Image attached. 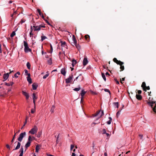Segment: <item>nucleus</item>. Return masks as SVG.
I'll use <instances>...</instances> for the list:
<instances>
[{
    "label": "nucleus",
    "instance_id": "f257e3e1",
    "mask_svg": "<svg viewBox=\"0 0 156 156\" xmlns=\"http://www.w3.org/2000/svg\"><path fill=\"white\" fill-rule=\"evenodd\" d=\"M147 103L152 108L153 111L154 112H156V104L155 103V102L152 101V99L151 100H150V98H149Z\"/></svg>",
    "mask_w": 156,
    "mask_h": 156
},
{
    "label": "nucleus",
    "instance_id": "f03ea898",
    "mask_svg": "<svg viewBox=\"0 0 156 156\" xmlns=\"http://www.w3.org/2000/svg\"><path fill=\"white\" fill-rule=\"evenodd\" d=\"M24 51L25 52L27 53L28 52H31V49L29 48L28 46L27 43L24 41Z\"/></svg>",
    "mask_w": 156,
    "mask_h": 156
},
{
    "label": "nucleus",
    "instance_id": "7ed1b4c3",
    "mask_svg": "<svg viewBox=\"0 0 156 156\" xmlns=\"http://www.w3.org/2000/svg\"><path fill=\"white\" fill-rule=\"evenodd\" d=\"M37 131V128L36 126H35L34 128L32 129L31 130L29 131V133L32 134H34L35 133H36Z\"/></svg>",
    "mask_w": 156,
    "mask_h": 156
},
{
    "label": "nucleus",
    "instance_id": "20e7f679",
    "mask_svg": "<svg viewBox=\"0 0 156 156\" xmlns=\"http://www.w3.org/2000/svg\"><path fill=\"white\" fill-rule=\"evenodd\" d=\"M73 75L70 76L68 78L66 79V83H70L73 80Z\"/></svg>",
    "mask_w": 156,
    "mask_h": 156
},
{
    "label": "nucleus",
    "instance_id": "39448f33",
    "mask_svg": "<svg viewBox=\"0 0 156 156\" xmlns=\"http://www.w3.org/2000/svg\"><path fill=\"white\" fill-rule=\"evenodd\" d=\"M27 81L29 83L31 84L32 83V79L30 77V73H27Z\"/></svg>",
    "mask_w": 156,
    "mask_h": 156
},
{
    "label": "nucleus",
    "instance_id": "423d86ee",
    "mask_svg": "<svg viewBox=\"0 0 156 156\" xmlns=\"http://www.w3.org/2000/svg\"><path fill=\"white\" fill-rule=\"evenodd\" d=\"M60 43L61 44V45L62 47H64L65 48H67V46L66 44V42L65 41H61L60 42Z\"/></svg>",
    "mask_w": 156,
    "mask_h": 156
},
{
    "label": "nucleus",
    "instance_id": "0eeeda50",
    "mask_svg": "<svg viewBox=\"0 0 156 156\" xmlns=\"http://www.w3.org/2000/svg\"><path fill=\"white\" fill-rule=\"evenodd\" d=\"M122 63H120L119 64H118L120 66V71H122L124 69V66L123 65L124 64V63L123 62H122Z\"/></svg>",
    "mask_w": 156,
    "mask_h": 156
},
{
    "label": "nucleus",
    "instance_id": "6e6552de",
    "mask_svg": "<svg viewBox=\"0 0 156 156\" xmlns=\"http://www.w3.org/2000/svg\"><path fill=\"white\" fill-rule=\"evenodd\" d=\"M88 62V60L87 57H84L83 61V63L84 66H86Z\"/></svg>",
    "mask_w": 156,
    "mask_h": 156
},
{
    "label": "nucleus",
    "instance_id": "1a4fd4ad",
    "mask_svg": "<svg viewBox=\"0 0 156 156\" xmlns=\"http://www.w3.org/2000/svg\"><path fill=\"white\" fill-rule=\"evenodd\" d=\"M33 27L34 28V31H39L40 30V27H39L38 26H36V25L35 24H33Z\"/></svg>",
    "mask_w": 156,
    "mask_h": 156
},
{
    "label": "nucleus",
    "instance_id": "9d476101",
    "mask_svg": "<svg viewBox=\"0 0 156 156\" xmlns=\"http://www.w3.org/2000/svg\"><path fill=\"white\" fill-rule=\"evenodd\" d=\"M113 61L115 63H116L118 65L119 64V63H122V62L121 61H119L116 58H114L113 59Z\"/></svg>",
    "mask_w": 156,
    "mask_h": 156
},
{
    "label": "nucleus",
    "instance_id": "9b49d317",
    "mask_svg": "<svg viewBox=\"0 0 156 156\" xmlns=\"http://www.w3.org/2000/svg\"><path fill=\"white\" fill-rule=\"evenodd\" d=\"M9 76V74L8 73L4 74L3 76V78L4 79L3 81L6 80L8 79Z\"/></svg>",
    "mask_w": 156,
    "mask_h": 156
},
{
    "label": "nucleus",
    "instance_id": "f8f14e48",
    "mask_svg": "<svg viewBox=\"0 0 156 156\" xmlns=\"http://www.w3.org/2000/svg\"><path fill=\"white\" fill-rule=\"evenodd\" d=\"M72 43H73L74 45L75 44H76L77 42L75 37L74 35H73L72 37Z\"/></svg>",
    "mask_w": 156,
    "mask_h": 156
},
{
    "label": "nucleus",
    "instance_id": "ddd939ff",
    "mask_svg": "<svg viewBox=\"0 0 156 156\" xmlns=\"http://www.w3.org/2000/svg\"><path fill=\"white\" fill-rule=\"evenodd\" d=\"M61 73L64 76H65L66 72L65 68H63L61 69Z\"/></svg>",
    "mask_w": 156,
    "mask_h": 156
},
{
    "label": "nucleus",
    "instance_id": "4468645a",
    "mask_svg": "<svg viewBox=\"0 0 156 156\" xmlns=\"http://www.w3.org/2000/svg\"><path fill=\"white\" fill-rule=\"evenodd\" d=\"M142 92V91L141 90H138V93L139 95L136 94V98H142V97L141 95H140V94H141Z\"/></svg>",
    "mask_w": 156,
    "mask_h": 156
},
{
    "label": "nucleus",
    "instance_id": "2eb2a0df",
    "mask_svg": "<svg viewBox=\"0 0 156 156\" xmlns=\"http://www.w3.org/2000/svg\"><path fill=\"white\" fill-rule=\"evenodd\" d=\"M26 134V132L21 133L20 134V141L22 140L23 137L25 136Z\"/></svg>",
    "mask_w": 156,
    "mask_h": 156
},
{
    "label": "nucleus",
    "instance_id": "dca6fc26",
    "mask_svg": "<svg viewBox=\"0 0 156 156\" xmlns=\"http://www.w3.org/2000/svg\"><path fill=\"white\" fill-rule=\"evenodd\" d=\"M146 86V85L145 83V82H143L142 83L141 87L144 91H145V88Z\"/></svg>",
    "mask_w": 156,
    "mask_h": 156
},
{
    "label": "nucleus",
    "instance_id": "f3484780",
    "mask_svg": "<svg viewBox=\"0 0 156 156\" xmlns=\"http://www.w3.org/2000/svg\"><path fill=\"white\" fill-rule=\"evenodd\" d=\"M86 93V92L84 90H82L80 93V94L81 96V98H83L84 95Z\"/></svg>",
    "mask_w": 156,
    "mask_h": 156
},
{
    "label": "nucleus",
    "instance_id": "a211bd4d",
    "mask_svg": "<svg viewBox=\"0 0 156 156\" xmlns=\"http://www.w3.org/2000/svg\"><path fill=\"white\" fill-rule=\"evenodd\" d=\"M77 62L76 60L75 59H73L72 61V66L73 67H74L76 63Z\"/></svg>",
    "mask_w": 156,
    "mask_h": 156
},
{
    "label": "nucleus",
    "instance_id": "6ab92c4d",
    "mask_svg": "<svg viewBox=\"0 0 156 156\" xmlns=\"http://www.w3.org/2000/svg\"><path fill=\"white\" fill-rule=\"evenodd\" d=\"M42 35L41 36V41H43L45 39H47V37L46 36H44V34H42Z\"/></svg>",
    "mask_w": 156,
    "mask_h": 156
},
{
    "label": "nucleus",
    "instance_id": "aec40b11",
    "mask_svg": "<svg viewBox=\"0 0 156 156\" xmlns=\"http://www.w3.org/2000/svg\"><path fill=\"white\" fill-rule=\"evenodd\" d=\"M23 94L25 96L26 98H29V95L28 94L25 92H24L23 91H22Z\"/></svg>",
    "mask_w": 156,
    "mask_h": 156
},
{
    "label": "nucleus",
    "instance_id": "412c9836",
    "mask_svg": "<svg viewBox=\"0 0 156 156\" xmlns=\"http://www.w3.org/2000/svg\"><path fill=\"white\" fill-rule=\"evenodd\" d=\"M31 142L30 141H28L27 144H26L25 147L27 148L29 147L30 145Z\"/></svg>",
    "mask_w": 156,
    "mask_h": 156
},
{
    "label": "nucleus",
    "instance_id": "4be33fe9",
    "mask_svg": "<svg viewBox=\"0 0 156 156\" xmlns=\"http://www.w3.org/2000/svg\"><path fill=\"white\" fill-rule=\"evenodd\" d=\"M85 37L86 40L88 41H89L90 36L88 35H86L85 36Z\"/></svg>",
    "mask_w": 156,
    "mask_h": 156
},
{
    "label": "nucleus",
    "instance_id": "5701e85b",
    "mask_svg": "<svg viewBox=\"0 0 156 156\" xmlns=\"http://www.w3.org/2000/svg\"><path fill=\"white\" fill-rule=\"evenodd\" d=\"M55 108V106L54 105H52L51 108L50 112L51 113H53L54 112V110Z\"/></svg>",
    "mask_w": 156,
    "mask_h": 156
},
{
    "label": "nucleus",
    "instance_id": "b1692460",
    "mask_svg": "<svg viewBox=\"0 0 156 156\" xmlns=\"http://www.w3.org/2000/svg\"><path fill=\"white\" fill-rule=\"evenodd\" d=\"M32 87L33 90H36L37 89V86L36 84L34 83L32 84Z\"/></svg>",
    "mask_w": 156,
    "mask_h": 156
},
{
    "label": "nucleus",
    "instance_id": "393cba45",
    "mask_svg": "<svg viewBox=\"0 0 156 156\" xmlns=\"http://www.w3.org/2000/svg\"><path fill=\"white\" fill-rule=\"evenodd\" d=\"M20 148V142H18L17 144V145L15 149L13 150H16Z\"/></svg>",
    "mask_w": 156,
    "mask_h": 156
},
{
    "label": "nucleus",
    "instance_id": "a878e982",
    "mask_svg": "<svg viewBox=\"0 0 156 156\" xmlns=\"http://www.w3.org/2000/svg\"><path fill=\"white\" fill-rule=\"evenodd\" d=\"M74 45L78 50L80 49V46L78 44H77L76 43V44H75Z\"/></svg>",
    "mask_w": 156,
    "mask_h": 156
},
{
    "label": "nucleus",
    "instance_id": "bb28decb",
    "mask_svg": "<svg viewBox=\"0 0 156 156\" xmlns=\"http://www.w3.org/2000/svg\"><path fill=\"white\" fill-rule=\"evenodd\" d=\"M101 75H102V78H103V79L105 81L106 80V78L105 74L103 73H102Z\"/></svg>",
    "mask_w": 156,
    "mask_h": 156
},
{
    "label": "nucleus",
    "instance_id": "cd10ccee",
    "mask_svg": "<svg viewBox=\"0 0 156 156\" xmlns=\"http://www.w3.org/2000/svg\"><path fill=\"white\" fill-rule=\"evenodd\" d=\"M27 66L28 69H30V63L28 62L27 64Z\"/></svg>",
    "mask_w": 156,
    "mask_h": 156
},
{
    "label": "nucleus",
    "instance_id": "c85d7f7f",
    "mask_svg": "<svg viewBox=\"0 0 156 156\" xmlns=\"http://www.w3.org/2000/svg\"><path fill=\"white\" fill-rule=\"evenodd\" d=\"M40 149V148L38 145H37L36 147V152H38L39 151V150Z\"/></svg>",
    "mask_w": 156,
    "mask_h": 156
},
{
    "label": "nucleus",
    "instance_id": "c756f323",
    "mask_svg": "<svg viewBox=\"0 0 156 156\" xmlns=\"http://www.w3.org/2000/svg\"><path fill=\"white\" fill-rule=\"evenodd\" d=\"M108 118L109 119V121L107 122V123L109 125L111 123V122L112 120V119L111 117H109Z\"/></svg>",
    "mask_w": 156,
    "mask_h": 156
},
{
    "label": "nucleus",
    "instance_id": "7c9ffc66",
    "mask_svg": "<svg viewBox=\"0 0 156 156\" xmlns=\"http://www.w3.org/2000/svg\"><path fill=\"white\" fill-rule=\"evenodd\" d=\"M90 93L93 95H96L98 94L97 93L91 90L90 91Z\"/></svg>",
    "mask_w": 156,
    "mask_h": 156
},
{
    "label": "nucleus",
    "instance_id": "2f4dec72",
    "mask_svg": "<svg viewBox=\"0 0 156 156\" xmlns=\"http://www.w3.org/2000/svg\"><path fill=\"white\" fill-rule=\"evenodd\" d=\"M113 104L115 106H116L117 108H118L119 107V102H114L113 103Z\"/></svg>",
    "mask_w": 156,
    "mask_h": 156
},
{
    "label": "nucleus",
    "instance_id": "473e14b6",
    "mask_svg": "<svg viewBox=\"0 0 156 156\" xmlns=\"http://www.w3.org/2000/svg\"><path fill=\"white\" fill-rule=\"evenodd\" d=\"M80 99V100H79V101H80V103L81 104H82L83 103V98H78V99H76V101H77L78 100V99Z\"/></svg>",
    "mask_w": 156,
    "mask_h": 156
},
{
    "label": "nucleus",
    "instance_id": "72a5a7b5",
    "mask_svg": "<svg viewBox=\"0 0 156 156\" xmlns=\"http://www.w3.org/2000/svg\"><path fill=\"white\" fill-rule=\"evenodd\" d=\"M16 34L15 32V31H13L12 32L11 34L10 35V37H12L14 36Z\"/></svg>",
    "mask_w": 156,
    "mask_h": 156
},
{
    "label": "nucleus",
    "instance_id": "f704fd0d",
    "mask_svg": "<svg viewBox=\"0 0 156 156\" xmlns=\"http://www.w3.org/2000/svg\"><path fill=\"white\" fill-rule=\"evenodd\" d=\"M122 110V109H121L120 110H119L118 112H117V113H116V116L118 117L119 115H120V112H121V110Z\"/></svg>",
    "mask_w": 156,
    "mask_h": 156
},
{
    "label": "nucleus",
    "instance_id": "c9c22d12",
    "mask_svg": "<svg viewBox=\"0 0 156 156\" xmlns=\"http://www.w3.org/2000/svg\"><path fill=\"white\" fill-rule=\"evenodd\" d=\"M48 63L49 65H51L52 63L51 59V58H50L49 60H48Z\"/></svg>",
    "mask_w": 156,
    "mask_h": 156
},
{
    "label": "nucleus",
    "instance_id": "e433bc0d",
    "mask_svg": "<svg viewBox=\"0 0 156 156\" xmlns=\"http://www.w3.org/2000/svg\"><path fill=\"white\" fill-rule=\"evenodd\" d=\"M80 89V87H79L78 88H74L73 90H74V91H79Z\"/></svg>",
    "mask_w": 156,
    "mask_h": 156
},
{
    "label": "nucleus",
    "instance_id": "4c0bfd02",
    "mask_svg": "<svg viewBox=\"0 0 156 156\" xmlns=\"http://www.w3.org/2000/svg\"><path fill=\"white\" fill-rule=\"evenodd\" d=\"M49 74L48 73V72L43 77V79H45L48 76H49Z\"/></svg>",
    "mask_w": 156,
    "mask_h": 156
},
{
    "label": "nucleus",
    "instance_id": "58836bf2",
    "mask_svg": "<svg viewBox=\"0 0 156 156\" xmlns=\"http://www.w3.org/2000/svg\"><path fill=\"white\" fill-rule=\"evenodd\" d=\"M17 74H18V75H20V72H18L16 73H15L14 75V76L16 77V78H17L18 77V76H17Z\"/></svg>",
    "mask_w": 156,
    "mask_h": 156
},
{
    "label": "nucleus",
    "instance_id": "ea45409f",
    "mask_svg": "<svg viewBox=\"0 0 156 156\" xmlns=\"http://www.w3.org/2000/svg\"><path fill=\"white\" fill-rule=\"evenodd\" d=\"M37 10L38 12L39 13V15L40 16H41L42 14L41 13V10L39 9H37Z\"/></svg>",
    "mask_w": 156,
    "mask_h": 156
},
{
    "label": "nucleus",
    "instance_id": "a19ab883",
    "mask_svg": "<svg viewBox=\"0 0 156 156\" xmlns=\"http://www.w3.org/2000/svg\"><path fill=\"white\" fill-rule=\"evenodd\" d=\"M21 149L22 150L21 153H20V156H23V150L22 147H21Z\"/></svg>",
    "mask_w": 156,
    "mask_h": 156
},
{
    "label": "nucleus",
    "instance_id": "79ce46f5",
    "mask_svg": "<svg viewBox=\"0 0 156 156\" xmlns=\"http://www.w3.org/2000/svg\"><path fill=\"white\" fill-rule=\"evenodd\" d=\"M50 47H51V50H50V51L49 52L50 53H51L52 52L53 48H52V46L51 45V44H50Z\"/></svg>",
    "mask_w": 156,
    "mask_h": 156
},
{
    "label": "nucleus",
    "instance_id": "37998d69",
    "mask_svg": "<svg viewBox=\"0 0 156 156\" xmlns=\"http://www.w3.org/2000/svg\"><path fill=\"white\" fill-rule=\"evenodd\" d=\"M19 130L16 133H15V134L14 135L13 137V138L11 141L12 143L13 142V140L15 138V136L16 135V134H17L18 133V132H19Z\"/></svg>",
    "mask_w": 156,
    "mask_h": 156
},
{
    "label": "nucleus",
    "instance_id": "c03bdc74",
    "mask_svg": "<svg viewBox=\"0 0 156 156\" xmlns=\"http://www.w3.org/2000/svg\"><path fill=\"white\" fill-rule=\"evenodd\" d=\"M26 20L23 19L21 20V21L20 22V23H22L25 22Z\"/></svg>",
    "mask_w": 156,
    "mask_h": 156
},
{
    "label": "nucleus",
    "instance_id": "a18cd8bd",
    "mask_svg": "<svg viewBox=\"0 0 156 156\" xmlns=\"http://www.w3.org/2000/svg\"><path fill=\"white\" fill-rule=\"evenodd\" d=\"M145 88V91H146L147 90H149L150 89V87L149 86L147 87L146 86Z\"/></svg>",
    "mask_w": 156,
    "mask_h": 156
},
{
    "label": "nucleus",
    "instance_id": "49530a36",
    "mask_svg": "<svg viewBox=\"0 0 156 156\" xmlns=\"http://www.w3.org/2000/svg\"><path fill=\"white\" fill-rule=\"evenodd\" d=\"M102 132V134H105V133H106V131L105 129H103Z\"/></svg>",
    "mask_w": 156,
    "mask_h": 156
},
{
    "label": "nucleus",
    "instance_id": "de8ad7c7",
    "mask_svg": "<svg viewBox=\"0 0 156 156\" xmlns=\"http://www.w3.org/2000/svg\"><path fill=\"white\" fill-rule=\"evenodd\" d=\"M104 90L105 91V92H109V94H110V92L108 89H104Z\"/></svg>",
    "mask_w": 156,
    "mask_h": 156
},
{
    "label": "nucleus",
    "instance_id": "09e8293b",
    "mask_svg": "<svg viewBox=\"0 0 156 156\" xmlns=\"http://www.w3.org/2000/svg\"><path fill=\"white\" fill-rule=\"evenodd\" d=\"M100 112V111H98L94 115V116H97Z\"/></svg>",
    "mask_w": 156,
    "mask_h": 156
},
{
    "label": "nucleus",
    "instance_id": "8fccbe9b",
    "mask_svg": "<svg viewBox=\"0 0 156 156\" xmlns=\"http://www.w3.org/2000/svg\"><path fill=\"white\" fill-rule=\"evenodd\" d=\"M32 140L31 137L30 136H29L28 138V141H30L31 142V141Z\"/></svg>",
    "mask_w": 156,
    "mask_h": 156
},
{
    "label": "nucleus",
    "instance_id": "3c124183",
    "mask_svg": "<svg viewBox=\"0 0 156 156\" xmlns=\"http://www.w3.org/2000/svg\"><path fill=\"white\" fill-rule=\"evenodd\" d=\"M41 135V133L40 132H38V135H37V137H40V136Z\"/></svg>",
    "mask_w": 156,
    "mask_h": 156
},
{
    "label": "nucleus",
    "instance_id": "603ef678",
    "mask_svg": "<svg viewBox=\"0 0 156 156\" xmlns=\"http://www.w3.org/2000/svg\"><path fill=\"white\" fill-rule=\"evenodd\" d=\"M74 147V145H71L70 150H72L73 148Z\"/></svg>",
    "mask_w": 156,
    "mask_h": 156
},
{
    "label": "nucleus",
    "instance_id": "864d4df0",
    "mask_svg": "<svg viewBox=\"0 0 156 156\" xmlns=\"http://www.w3.org/2000/svg\"><path fill=\"white\" fill-rule=\"evenodd\" d=\"M36 94L35 93H33L32 95V98H36L37 96L36 95Z\"/></svg>",
    "mask_w": 156,
    "mask_h": 156
},
{
    "label": "nucleus",
    "instance_id": "5fc2aeb1",
    "mask_svg": "<svg viewBox=\"0 0 156 156\" xmlns=\"http://www.w3.org/2000/svg\"><path fill=\"white\" fill-rule=\"evenodd\" d=\"M5 85L7 86H9L11 85V84H10V83H5Z\"/></svg>",
    "mask_w": 156,
    "mask_h": 156
},
{
    "label": "nucleus",
    "instance_id": "6e6d98bb",
    "mask_svg": "<svg viewBox=\"0 0 156 156\" xmlns=\"http://www.w3.org/2000/svg\"><path fill=\"white\" fill-rule=\"evenodd\" d=\"M30 37H31L32 36L33 37V34L32 33V32H30Z\"/></svg>",
    "mask_w": 156,
    "mask_h": 156
},
{
    "label": "nucleus",
    "instance_id": "4d7b16f0",
    "mask_svg": "<svg viewBox=\"0 0 156 156\" xmlns=\"http://www.w3.org/2000/svg\"><path fill=\"white\" fill-rule=\"evenodd\" d=\"M115 81L116 82V83L118 84H119V82L117 80V79H115Z\"/></svg>",
    "mask_w": 156,
    "mask_h": 156
},
{
    "label": "nucleus",
    "instance_id": "13d9d810",
    "mask_svg": "<svg viewBox=\"0 0 156 156\" xmlns=\"http://www.w3.org/2000/svg\"><path fill=\"white\" fill-rule=\"evenodd\" d=\"M24 71H25V73L26 74V75H27V73H28V71L26 69H25Z\"/></svg>",
    "mask_w": 156,
    "mask_h": 156
},
{
    "label": "nucleus",
    "instance_id": "bf43d9fd",
    "mask_svg": "<svg viewBox=\"0 0 156 156\" xmlns=\"http://www.w3.org/2000/svg\"><path fill=\"white\" fill-rule=\"evenodd\" d=\"M6 147L7 148H8L9 149V150H10V146H9V144H6Z\"/></svg>",
    "mask_w": 156,
    "mask_h": 156
},
{
    "label": "nucleus",
    "instance_id": "052dcab7",
    "mask_svg": "<svg viewBox=\"0 0 156 156\" xmlns=\"http://www.w3.org/2000/svg\"><path fill=\"white\" fill-rule=\"evenodd\" d=\"M104 115V112L103 111H101V115L100 116V117H101V116L103 115Z\"/></svg>",
    "mask_w": 156,
    "mask_h": 156
},
{
    "label": "nucleus",
    "instance_id": "680f3d73",
    "mask_svg": "<svg viewBox=\"0 0 156 156\" xmlns=\"http://www.w3.org/2000/svg\"><path fill=\"white\" fill-rule=\"evenodd\" d=\"M125 78H123L122 79V80L121 79V81L120 82L121 83H122V81H124L125 80Z\"/></svg>",
    "mask_w": 156,
    "mask_h": 156
},
{
    "label": "nucleus",
    "instance_id": "e2e57ef3",
    "mask_svg": "<svg viewBox=\"0 0 156 156\" xmlns=\"http://www.w3.org/2000/svg\"><path fill=\"white\" fill-rule=\"evenodd\" d=\"M33 30V29L32 27V26H31L30 32H32Z\"/></svg>",
    "mask_w": 156,
    "mask_h": 156
},
{
    "label": "nucleus",
    "instance_id": "0e129e2a",
    "mask_svg": "<svg viewBox=\"0 0 156 156\" xmlns=\"http://www.w3.org/2000/svg\"><path fill=\"white\" fill-rule=\"evenodd\" d=\"M139 137H140V139H142L143 137V135H139Z\"/></svg>",
    "mask_w": 156,
    "mask_h": 156
},
{
    "label": "nucleus",
    "instance_id": "69168bd1",
    "mask_svg": "<svg viewBox=\"0 0 156 156\" xmlns=\"http://www.w3.org/2000/svg\"><path fill=\"white\" fill-rule=\"evenodd\" d=\"M37 98H33V102L34 104H35V101Z\"/></svg>",
    "mask_w": 156,
    "mask_h": 156
},
{
    "label": "nucleus",
    "instance_id": "338daca9",
    "mask_svg": "<svg viewBox=\"0 0 156 156\" xmlns=\"http://www.w3.org/2000/svg\"><path fill=\"white\" fill-rule=\"evenodd\" d=\"M105 75H106V76H107V75H108V76H110V75H109V73H108V72H107L106 73H105Z\"/></svg>",
    "mask_w": 156,
    "mask_h": 156
},
{
    "label": "nucleus",
    "instance_id": "774afa93",
    "mask_svg": "<svg viewBox=\"0 0 156 156\" xmlns=\"http://www.w3.org/2000/svg\"><path fill=\"white\" fill-rule=\"evenodd\" d=\"M72 156H76V154L74 153H72Z\"/></svg>",
    "mask_w": 156,
    "mask_h": 156
}]
</instances>
